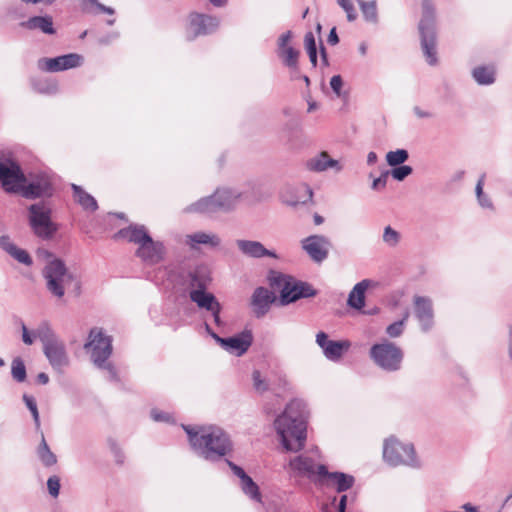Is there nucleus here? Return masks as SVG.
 I'll list each match as a JSON object with an SVG mask.
<instances>
[{
    "label": "nucleus",
    "mask_w": 512,
    "mask_h": 512,
    "mask_svg": "<svg viewBox=\"0 0 512 512\" xmlns=\"http://www.w3.org/2000/svg\"><path fill=\"white\" fill-rule=\"evenodd\" d=\"M192 451L208 462H217L229 455L233 443L229 434L215 425H182Z\"/></svg>",
    "instance_id": "obj_1"
},
{
    "label": "nucleus",
    "mask_w": 512,
    "mask_h": 512,
    "mask_svg": "<svg viewBox=\"0 0 512 512\" xmlns=\"http://www.w3.org/2000/svg\"><path fill=\"white\" fill-rule=\"evenodd\" d=\"M307 405L304 401H290L284 411L275 419L274 427L283 448L298 452L305 446L307 438Z\"/></svg>",
    "instance_id": "obj_2"
},
{
    "label": "nucleus",
    "mask_w": 512,
    "mask_h": 512,
    "mask_svg": "<svg viewBox=\"0 0 512 512\" xmlns=\"http://www.w3.org/2000/svg\"><path fill=\"white\" fill-rule=\"evenodd\" d=\"M242 193L233 188H218L214 194L203 197L189 205L185 211L190 213H200L212 215L218 212L232 211Z\"/></svg>",
    "instance_id": "obj_3"
},
{
    "label": "nucleus",
    "mask_w": 512,
    "mask_h": 512,
    "mask_svg": "<svg viewBox=\"0 0 512 512\" xmlns=\"http://www.w3.org/2000/svg\"><path fill=\"white\" fill-rule=\"evenodd\" d=\"M422 16L418 24L421 48L429 65L437 64L436 53V7L432 0H422Z\"/></svg>",
    "instance_id": "obj_4"
},
{
    "label": "nucleus",
    "mask_w": 512,
    "mask_h": 512,
    "mask_svg": "<svg viewBox=\"0 0 512 512\" xmlns=\"http://www.w3.org/2000/svg\"><path fill=\"white\" fill-rule=\"evenodd\" d=\"M42 277L48 292L58 299L65 295L66 285L75 280V276L68 270L62 259L48 261L42 269Z\"/></svg>",
    "instance_id": "obj_5"
},
{
    "label": "nucleus",
    "mask_w": 512,
    "mask_h": 512,
    "mask_svg": "<svg viewBox=\"0 0 512 512\" xmlns=\"http://www.w3.org/2000/svg\"><path fill=\"white\" fill-rule=\"evenodd\" d=\"M271 284L281 287L279 301L283 306L300 299L315 297L318 294L317 290L310 283L282 274L274 277L271 280Z\"/></svg>",
    "instance_id": "obj_6"
},
{
    "label": "nucleus",
    "mask_w": 512,
    "mask_h": 512,
    "mask_svg": "<svg viewBox=\"0 0 512 512\" xmlns=\"http://www.w3.org/2000/svg\"><path fill=\"white\" fill-rule=\"evenodd\" d=\"M383 459L391 467L419 466L413 444L403 443L393 436L384 441Z\"/></svg>",
    "instance_id": "obj_7"
},
{
    "label": "nucleus",
    "mask_w": 512,
    "mask_h": 512,
    "mask_svg": "<svg viewBox=\"0 0 512 512\" xmlns=\"http://www.w3.org/2000/svg\"><path fill=\"white\" fill-rule=\"evenodd\" d=\"M51 209L43 202L34 203L28 208L29 225L33 233L42 240H50L58 231L51 219Z\"/></svg>",
    "instance_id": "obj_8"
},
{
    "label": "nucleus",
    "mask_w": 512,
    "mask_h": 512,
    "mask_svg": "<svg viewBox=\"0 0 512 512\" xmlns=\"http://www.w3.org/2000/svg\"><path fill=\"white\" fill-rule=\"evenodd\" d=\"M369 354L374 363L385 371L395 372L401 368L403 351L393 342L376 343L371 346Z\"/></svg>",
    "instance_id": "obj_9"
},
{
    "label": "nucleus",
    "mask_w": 512,
    "mask_h": 512,
    "mask_svg": "<svg viewBox=\"0 0 512 512\" xmlns=\"http://www.w3.org/2000/svg\"><path fill=\"white\" fill-rule=\"evenodd\" d=\"M84 348L90 353L95 366H103L112 354V338L103 329L94 327L89 332Z\"/></svg>",
    "instance_id": "obj_10"
},
{
    "label": "nucleus",
    "mask_w": 512,
    "mask_h": 512,
    "mask_svg": "<svg viewBox=\"0 0 512 512\" xmlns=\"http://www.w3.org/2000/svg\"><path fill=\"white\" fill-rule=\"evenodd\" d=\"M54 193V187L51 176L46 172L30 174L26 177L20 193L26 199H36L41 197H51Z\"/></svg>",
    "instance_id": "obj_11"
},
{
    "label": "nucleus",
    "mask_w": 512,
    "mask_h": 512,
    "mask_svg": "<svg viewBox=\"0 0 512 512\" xmlns=\"http://www.w3.org/2000/svg\"><path fill=\"white\" fill-rule=\"evenodd\" d=\"M313 456L300 454L290 458L288 462L291 477L307 478L316 486L319 485L322 476L319 475V466Z\"/></svg>",
    "instance_id": "obj_12"
},
{
    "label": "nucleus",
    "mask_w": 512,
    "mask_h": 512,
    "mask_svg": "<svg viewBox=\"0 0 512 512\" xmlns=\"http://www.w3.org/2000/svg\"><path fill=\"white\" fill-rule=\"evenodd\" d=\"M24 182L26 176L16 161L0 162V183L6 192L20 193Z\"/></svg>",
    "instance_id": "obj_13"
},
{
    "label": "nucleus",
    "mask_w": 512,
    "mask_h": 512,
    "mask_svg": "<svg viewBox=\"0 0 512 512\" xmlns=\"http://www.w3.org/2000/svg\"><path fill=\"white\" fill-rule=\"evenodd\" d=\"M213 339L225 351L236 356H242L251 347L254 338L253 333L250 329H244L243 331L235 334L234 336L226 338L221 337L219 335H213Z\"/></svg>",
    "instance_id": "obj_14"
},
{
    "label": "nucleus",
    "mask_w": 512,
    "mask_h": 512,
    "mask_svg": "<svg viewBox=\"0 0 512 512\" xmlns=\"http://www.w3.org/2000/svg\"><path fill=\"white\" fill-rule=\"evenodd\" d=\"M210 282L207 267L200 265L188 271H181L177 275V283L182 286L184 292L190 294L196 289H207Z\"/></svg>",
    "instance_id": "obj_15"
},
{
    "label": "nucleus",
    "mask_w": 512,
    "mask_h": 512,
    "mask_svg": "<svg viewBox=\"0 0 512 512\" xmlns=\"http://www.w3.org/2000/svg\"><path fill=\"white\" fill-rule=\"evenodd\" d=\"M83 63V57L77 53H69L54 58H40L37 66L44 72H60L72 68H77Z\"/></svg>",
    "instance_id": "obj_16"
},
{
    "label": "nucleus",
    "mask_w": 512,
    "mask_h": 512,
    "mask_svg": "<svg viewBox=\"0 0 512 512\" xmlns=\"http://www.w3.org/2000/svg\"><path fill=\"white\" fill-rule=\"evenodd\" d=\"M301 247L315 263H322L329 255L331 242L324 235L314 234L301 240Z\"/></svg>",
    "instance_id": "obj_17"
},
{
    "label": "nucleus",
    "mask_w": 512,
    "mask_h": 512,
    "mask_svg": "<svg viewBox=\"0 0 512 512\" xmlns=\"http://www.w3.org/2000/svg\"><path fill=\"white\" fill-rule=\"evenodd\" d=\"M319 475L322 476L318 486L335 488L338 493L351 489L355 483L353 475L344 472H329L326 465L319 466Z\"/></svg>",
    "instance_id": "obj_18"
},
{
    "label": "nucleus",
    "mask_w": 512,
    "mask_h": 512,
    "mask_svg": "<svg viewBox=\"0 0 512 512\" xmlns=\"http://www.w3.org/2000/svg\"><path fill=\"white\" fill-rule=\"evenodd\" d=\"M219 26V19L214 16L192 13L189 17V27L187 37L189 40H193L197 36L208 35Z\"/></svg>",
    "instance_id": "obj_19"
},
{
    "label": "nucleus",
    "mask_w": 512,
    "mask_h": 512,
    "mask_svg": "<svg viewBox=\"0 0 512 512\" xmlns=\"http://www.w3.org/2000/svg\"><path fill=\"white\" fill-rule=\"evenodd\" d=\"M43 353L52 369L59 374H63L65 369L70 365V358L66 346L60 339L43 347Z\"/></svg>",
    "instance_id": "obj_20"
},
{
    "label": "nucleus",
    "mask_w": 512,
    "mask_h": 512,
    "mask_svg": "<svg viewBox=\"0 0 512 512\" xmlns=\"http://www.w3.org/2000/svg\"><path fill=\"white\" fill-rule=\"evenodd\" d=\"M414 314L422 332H429L434 326L433 303L429 297L416 295L413 298Z\"/></svg>",
    "instance_id": "obj_21"
},
{
    "label": "nucleus",
    "mask_w": 512,
    "mask_h": 512,
    "mask_svg": "<svg viewBox=\"0 0 512 512\" xmlns=\"http://www.w3.org/2000/svg\"><path fill=\"white\" fill-rule=\"evenodd\" d=\"M166 248L161 241H155L153 238L139 246L135 255L147 265H155L164 260Z\"/></svg>",
    "instance_id": "obj_22"
},
{
    "label": "nucleus",
    "mask_w": 512,
    "mask_h": 512,
    "mask_svg": "<svg viewBox=\"0 0 512 512\" xmlns=\"http://www.w3.org/2000/svg\"><path fill=\"white\" fill-rule=\"evenodd\" d=\"M276 300L273 292L266 287H257L251 297V307L256 318L264 317Z\"/></svg>",
    "instance_id": "obj_23"
},
{
    "label": "nucleus",
    "mask_w": 512,
    "mask_h": 512,
    "mask_svg": "<svg viewBox=\"0 0 512 512\" xmlns=\"http://www.w3.org/2000/svg\"><path fill=\"white\" fill-rule=\"evenodd\" d=\"M115 239L124 238L130 243L137 244L138 247L152 238L147 228L142 224H130L120 229L115 235Z\"/></svg>",
    "instance_id": "obj_24"
},
{
    "label": "nucleus",
    "mask_w": 512,
    "mask_h": 512,
    "mask_svg": "<svg viewBox=\"0 0 512 512\" xmlns=\"http://www.w3.org/2000/svg\"><path fill=\"white\" fill-rule=\"evenodd\" d=\"M236 245L243 255L251 258H278L276 252L265 248L264 245L259 241L239 239L236 241Z\"/></svg>",
    "instance_id": "obj_25"
},
{
    "label": "nucleus",
    "mask_w": 512,
    "mask_h": 512,
    "mask_svg": "<svg viewBox=\"0 0 512 512\" xmlns=\"http://www.w3.org/2000/svg\"><path fill=\"white\" fill-rule=\"evenodd\" d=\"M306 169L311 172H324L329 168L340 172L343 167L338 160L331 158L326 151H322L316 156L308 159L305 163Z\"/></svg>",
    "instance_id": "obj_26"
},
{
    "label": "nucleus",
    "mask_w": 512,
    "mask_h": 512,
    "mask_svg": "<svg viewBox=\"0 0 512 512\" xmlns=\"http://www.w3.org/2000/svg\"><path fill=\"white\" fill-rule=\"evenodd\" d=\"M0 248L21 264L26 266L33 264L30 254L26 250L19 248L8 235L0 236Z\"/></svg>",
    "instance_id": "obj_27"
},
{
    "label": "nucleus",
    "mask_w": 512,
    "mask_h": 512,
    "mask_svg": "<svg viewBox=\"0 0 512 512\" xmlns=\"http://www.w3.org/2000/svg\"><path fill=\"white\" fill-rule=\"evenodd\" d=\"M472 79L479 86H490L496 82L497 69L494 64L477 65L471 70Z\"/></svg>",
    "instance_id": "obj_28"
},
{
    "label": "nucleus",
    "mask_w": 512,
    "mask_h": 512,
    "mask_svg": "<svg viewBox=\"0 0 512 512\" xmlns=\"http://www.w3.org/2000/svg\"><path fill=\"white\" fill-rule=\"evenodd\" d=\"M20 26L31 31L39 30L47 35H53L56 33L53 25V19L50 15L32 16L26 21H22Z\"/></svg>",
    "instance_id": "obj_29"
},
{
    "label": "nucleus",
    "mask_w": 512,
    "mask_h": 512,
    "mask_svg": "<svg viewBox=\"0 0 512 512\" xmlns=\"http://www.w3.org/2000/svg\"><path fill=\"white\" fill-rule=\"evenodd\" d=\"M372 283L369 279H364L358 282L353 289L350 291L347 299V304L351 308L360 310L365 306V293L370 284Z\"/></svg>",
    "instance_id": "obj_30"
},
{
    "label": "nucleus",
    "mask_w": 512,
    "mask_h": 512,
    "mask_svg": "<svg viewBox=\"0 0 512 512\" xmlns=\"http://www.w3.org/2000/svg\"><path fill=\"white\" fill-rule=\"evenodd\" d=\"M190 299L196 303L199 308L206 309L207 311L212 310L216 306L220 305L216 297L207 292V289H196L190 292Z\"/></svg>",
    "instance_id": "obj_31"
},
{
    "label": "nucleus",
    "mask_w": 512,
    "mask_h": 512,
    "mask_svg": "<svg viewBox=\"0 0 512 512\" xmlns=\"http://www.w3.org/2000/svg\"><path fill=\"white\" fill-rule=\"evenodd\" d=\"M350 345L348 340H332L324 347L323 354L328 360L337 362L342 358L343 354L349 350Z\"/></svg>",
    "instance_id": "obj_32"
},
{
    "label": "nucleus",
    "mask_w": 512,
    "mask_h": 512,
    "mask_svg": "<svg viewBox=\"0 0 512 512\" xmlns=\"http://www.w3.org/2000/svg\"><path fill=\"white\" fill-rule=\"evenodd\" d=\"M187 244L191 248H196V245L203 244L210 247H217L221 243V239L216 234H209L203 231L195 232L187 235Z\"/></svg>",
    "instance_id": "obj_33"
},
{
    "label": "nucleus",
    "mask_w": 512,
    "mask_h": 512,
    "mask_svg": "<svg viewBox=\"0 0 512 512\" xmlns=\"http://www.w3.org/2000/svg\"><path fill=\"white\" fill-rule=\"evenodd\" d=\"M73 196L74 200L82 206L84 210L96 211L98 209V204L96 199L83 190V188L79 185L72 184Z\"/></svg>",
    "instance_id": "obj_34"
},
{
    "label": "nucleus",
    "mask_w": 512,
    "mask_h": 512,
    "mask_svg": "<svg viewBox=\"0 0 512 512\" xmlns=\"http://www.w3.org/2000/svg\"><path fill=\"white\" fill-rule=\"evenodd\" d=\"M36 454L42 465L46 468H50L57 463V456L51 451L43 432H41V441L36 449Z\"/></svg>",
    "instance_id": "obj_35"
},
{
    "label": "nucleus",
    "mask_w": 512,
    "mask_h": 512,
    "mask_svg": "<svg viewBox=\"0 0 512 512\" xmlns=\"http://www.w3.org/2000/svg\"><path fill=\"white\" fill-rule=\"evenodd\" d=\"M33 335L42 342L43 347L59 340L47 321L41 322L33 331Z\"/></svg>",
    "instance_id": "obj_36"
},
{
    "label": "nucleus",
    "mask_w": 512,
    "mask_h": 512,
    "mask_svg": "<svg viewBox=\"0 0 512 512\" xmlns=\"http://www.w3.org/2000/svg\"><path fill=\"white\" fill-rule=\"evenodd\" d=\"M240 486L243 493L247 495L250 499L256 502L262 501V495L259 486L248 474L244 476L242 479H240Z\"/></svg>",
    "instance_id": "obj_37"
},
{
    "label": "nucleus",
    "mask_w": 512,
    "mask_h": 512,
    "mask_svg": "<svg viewBox=\"0 0 512 512\" xmlns=\"http://www.w3.org/2000/svg\"><path fill=\"white\" fill-rule=\"evenodd\" d=\"M33 89L41 94L54 95L58 92V83L49 78H38L32 80Z\"/></svg>",
    "instance_id": "obj_38"
},
{
    "label": "nucleus",
    "mask_w": 512,
    "mask_h": 512,
    "mask_svg": "<svg viewBox=\"0 0 512 512\" xmlns=\"http://www.w3.org/2000/svg\"><path fill=\"white\" fill-rule=\"evenodd\" d=\"M11 376L17 383H23L27 379V370L21 357H15L11 363Z\"/></svg>",
    "instance_id": "obj_39"
},
{
    "label": "nucleus",
    "mask_w": 512,
    "mask_h": 512,
    "mask_svg": "<svg viewBox=\"0 0 512 512\" xmlns=\"http://www.w3.org/2000/svg\"><path fill=\"white\" fill-rule=\"evenodd\" d=\"M484 181H485V174L480 176V178L476 184V187H475L477 201H478V204L482 208L493 210L494 206H493L492 200L490 199V197L487 194H485L483 192Z\"/></svg>",
    "instance_id": "obj_40"
},
{
    "label": "nucleus",
    "mask_w": 512,
    "mask_h": 512,
    "mask_svg": "<svg viewBox=\"0 0 512 512\" xmlns=\"http://www.w3.org/2000/svg\"><path fill=\"white\" fill-rule=\"evenodd\" d=\"M304 44L311 64L313 65V67H316L318 62V55L316 39L313 32L309 31L305 34Z\"/></svg>",
    "instance_id": "obj_41"
},
{
    "label": "nucleus",
    "mask_w": 512,
    "mask_h": 512,
    "mask_svg": "<svg viewBox=\"0 0 512 512\" xmlns=\"http://www.w3.org/2000/svg\"><path fill=\"white\" fill-rule=\"evenodd\" d=\"M251 377L253 389L257 393L263 394L271 389V384L269 380L265 376H263L259 370H253Z\"/></svg>",
    "instance_id": "obj_42"
},
{
    "label": "nucleus",
    "mask_w": 512,
    "mask_h": 512,
    "mask_svg": "<svg viewBox=\"0 0 512 512\" xmlns=\"http://www.w3.org/2000/svg\"><path fill=\"white\" fill-rule=\"evenodd\" d=\"M409 158V153L406 149H397L395 151H389L386 154L387 164L391 167L402 165Z\"/></svg>",
    "instance_id": "obj_43"
},
{
    "label": "nucleus",
    "mask_w": 512,
    "mask_h": 512,
    "mask_svg": "<svg viewBox=\"0 0 512 512\" xmlns=\"http://www.w3.org/2000/svg\"><path fill=\"white\" fill-rule=\"evenodd\" d=\"M278 57L282 59L283 64L288 68L294 69L298 65L299 51L294 47H289L283 52L278 54Z\"/></svg>",
    "instance_id": "obj_44"
},
{
    "label": "nucleus",
    "mask_w": 512,
    "mask_h": 512,
    "mask_svg": "<svg viewBox=\"0 0 512 512\" xmlns=\"http://www.w3.org/2000/svg\"><path fill=\"white\" fill-rule=\"evenodd\" d=\"M363 17L368 22L376 23L378 21V14L375 2H367L358 0Z\"/></svg>",
    "instance_id": "obj_45"
},
{
    "label": "nucleus",
    "mask_w": 512,
    "mask_h": 512,
    "mask_svg": "<svg viewBox=\"0 0 512 512\" xmlns=\"http://www.w3.org/2000/svg\"><path fill=\"white\" fill-rule=\"evenodd\" d=\"M302 189L305 192L303 197L291 196L288 198L285 194H282L281 197L283 202L290 206H296L298 204H306L307 202L311 201L313 197L312 189L309 186H304Z\"/></svg>",
    "instance_id": "obj_46"
},
{
    "label": "nucleus",
    "mask_w": 512,
    "mask_h": 512,
    "mask_svg": "<svg viewBox=\"0 0 512 512\" xmlns=\"http://www.w3.org/2000/svg\"><path fill=\"white\" fill-rule=\"evenodd\" d=\"M22 399L33 417L36 430H40L41 423L36 399L28 394H23Z\"/></svg>",
    "instance_id": "obj_47"
},
{
    "label": "nucleus",
    "mask_w": 512,
    "mask_h": 512,
    "mask_svg": "<svg viewBox=\"0 0 512 512\" xmlns=\"http://www.w3.org/2000/svg\"><path fill=\"white\" fill-rule=\"evenodd\" d=\"M408 317H409V312L406 311L402 319L395 321V322L391 323L390 325H388L386 328L387 335L391 338H397L400 335H402V333L404 331V325H405V322L407 321Z\"/></svg>",
    "instance_id": "obj_48"
},
{
    "label": "nucleus",
    "mask_w": 512,
    "mask_h": 512,
    "mask_svg": "<svg viewBox=\"0 0 512 512\" xmlns=\"http://www.w3.org/2000/svg\"><path fill=\"white\" fill-rule=\"evenodd\" d=\"M383 242L389 247H396L401 239V235L398 231L393 229L391 226H386L383 232Z\"/></svg>",
    "instance_id": "obj_49"
},
{
    "label": "nucleus",
    "mask_w": 512,
    "mask_h": 512,
    "mask_svg": "<svg viewBox=\"0 0 512 512\" xmlns=\"http://www.w3.org/2000/svg\"><path fill=\"white\" fill-rule=\"evenodd\" d=\"M391 176L397 181H403L406 177L412 174L413 169L409 165H398L393 167L391 171H389Z\"/></svg>",
    "instance_id": "obj_50"
},
{
    "label": "nucleus",
    "mask_w": 512,
    "mask_h": 512,
    "mask_svg": "<svg viewBox=\"0 0 512 512\" xmlns=\"http://www.w3.org/2000/svg\"><path fill=\"white\" fill-rule=\"evenodd\" d=\"M337 4L346 12L347 20L354 21L357 18V12L351 0H337Z\"/></svg>",
    "instance_id": "obj_51"
},
{
    "label": "nucleus",
    "mask_w": 512,
    "mask_h": 512,
    "mask_svg": "<svg viewBox=\"0 0 512 512\" xmlns=\"http://www.w3.org/2000/svg\"><path fill=\"white\" fill-rule=\"evenodd\" d=\"M47 488L52 497H57L60 492V479L58 476H50L47 480Z\"/></svg>",
    "instance_id": "obj_52"
},
{
    "label": "nucleus",
    "mask_w": 512,
    "mask_h": 512,
    "mask_svg": "<svg viewBox=\"0 0 512 512\" xmlns=\"http://www.w3.org/2000/svg\"><path fill=\"white\" fill-rule=\"evenodd\" d=\"M389 175H390L389 170L383 171L378 178L373 180L371 188L373 190L384 189L387 185V180H388Z\"/></svg>",
    "instance_id": "obj_53"
},
{
    "label": "nucleus",
    "mask_w": 512,
    "mask_h": 512,
    "mask_svg": "<svg viewBox=\"0 0 512 512\" xmlns=\"http://www.w3.org/2000/svg\"><path fill=\"white\" fill-rule=\"evenodd\" d=\"M292 38V32L287 31L283 33L279 38L277 42V55L280 54V52H283L285 49L289 48V42Z\"/></svg>",
    "instance_id": "obj_54"
},
{
    "label": "nucleus",
    "mask_w": 512,
    "mask_h": 512,
    "mask_svg": "<svg viewBox=\"0 0 512 512\" xmlns=\"http://www.w3.org/2000/svg\"><path fill=\"white\" fill-rule=\"evenodd\" d=\"M330 87L337 97H342L343 79L341 75H334L330 79Z\"/></svg>",
    "instance_id": "obj_55"
},
{
    "label": "nucleus",
    "mask_w": 512,
    "mask_h": 512,
    "mask_svg": "<svg viewBox=\"0 0 512 512\" xmlns=\"http://www.w3.org/2000/svg\"><path fill=\"white\" fill-rule=\"evenodd\" d=\"M96 367L99 369L107 370L108 375H109V380L118 381V374H117L116 368L108 360L105 361V364L103 366H96Z\"/></svg>",
    "instance_id": "obj_56"
},
{
    "label": "nucleus",
    "mask_w": 512,
    "mask_h": 512,
    "mask_svg": "<svg viewBox=\"0 0 512 512\" xmlns=\"http://www.w3.org/2000/svg\"><path fill=\"white\" fill-rule=\"evenodd\" d=\"M96 367L99 369L107 370L108 375H109V380L118 381V374H117L116 368L108 360L105 361V364L103 366H96Z\"/></svg>",
    "instance_id": "obj_57"
},
{
    "label": "nucleus",
    "mask_w": 512,
    "mask_h": 512,
    "mask_svg": "<svg viewBox=\"0 0 512 512\" xmlns=\"http://www.w3.org/2000/svg\"><path fill=\"white\" fill-rule=\"evenodd\" d=\"M151 418L156 422H169L171 416L168 413L163 411H158L157 409L151 410Z\"/></svg>",
    "instance_id": "obj_58"
},
{
    "label": "nucleus",
    "mask_w": 512,
    "mask_h": 512,
    "mask_svg": "<svg viewBox=\"0 0 512 512\" xmlns=\"http://www.w3.org/2000/svg\"><path fill=\"white\" fill-rule=\"evenodd\" d=\"M110 448L114 455L115 461L118 464H122L124 462V454H123L122 450L119 448V446L114 441H110Z\"/></svg>",
    "instance_id": "obj_59"
},
{
    "label": "nucleus",
    "mask_w": 512,
    "mask_h": 512,
    "mask_svg": "<svg viewBox=\"0 0 512 512\" xmlns=\"http://www.w3.org/2000/svg\"><path fill=\"white\" fill-rule=\"evenodd\" d=\"M21 328H22V341L26 345H32L34 342V339L36 338V337H34L33 332L31 333L23 322H21Z\"/></svg>",
    "instance_id": "obj_60"
},
{
    "label": "nucleus",
    "mask_w": 512,
    "mask_h": 512,
    "mask_svg": "<svg viewBox=\"0 0 512 512\" xmlns=\"http://www.w3.org/2000/svg\"><path fill=\"white\" fill-rule=\"evenodd\" d=\"M221 310H222V306L220 304V305L216 306L215 308H213L212 310L209 311L211 313L212 317H213L214 323L218 327H223L225 325V322L220 317Z\"/></svg>",
    "instance_id": "obj_61"
},
{
    "label": "nucleus",
    "mask_w": 512,
    "mask_h": 512,
    "mask_svg": "<svg viewBox=\"0 0 512 512\" xmlns=\"http://www.w3.org/2000/svg\"><path fill=\"white\" fill-rule=\"evenodd\" d=\"M225 462L229 466V468L232 470L234 475H236L239 479H242L244 476L247 475V473L244 471V469L242 467L238 466L237 464H235L234 462H232L228 459H225Z\"/></svg>",
    "instance_id": "obj_62"
},
{
    "label": "nucleus",
    "mask_w": 512,
    "mask_h": 512,
    "mask_svg": "<svg viewBox=\"0 0 512 512\" xmlns=\"http://www.w3.org/2000/svg\"><path fill=\"white\" fill-rule=\"evenodd\" d=\"M331 340L328 339L327 333L320 331L316 334V343L324 351V347L329 344Z\"/></svg>",
    "instance_id": "obj_63"
},
{
    "label": "nucleus",
    "mask_w": 512,
    "mask_h": 512,
    "mask_svg": "<svg viewBox=\"0 0 512 512\" xmlns=\"http://www.w3.org/2000/svg\"><path fill=\"white\" fill-rule=\"evenodd\" d=\"M327 42L330 44V45H336L339 43V37H338V34H337V31H336V28L333 27L329 34H328V37H327Z\"/></svg>",
    "instance_id": "obj_64"
}]
</instances>
